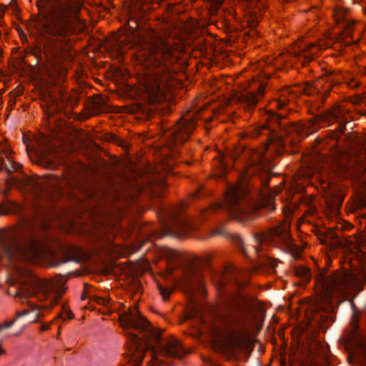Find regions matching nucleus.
Wrapping results in <instances>:
<instances>
[{"label":"nucleus","mask_w":366,"mask_h":366,"mask_svg":"<svg viewBox=\"0 0 366 366\" xmlns=\"http://www.w3.org/2000/svg\"><path fill=\"white\" fill-rule=\"evenodd\" d=\"M165 214L169 220L167 227L172 234L177 237L184 236L193 229L189 219L181 214L178 208L165 210Z\"/></svg>","instance_id":"nucleus-14"},{"label":"nucleus","mask_w":366,"mask_h":366,"mask_svg":"<svg viewBox=\"0 0 366 366\" xmlns=\"http://www.w3.org/2000/svg\"><path fill=\"white\" fill-rule=\"evenodd\" d=\"M263 94V89L259 88L257 94H254L252 92H246L242 94L239 99L242 107L247 111H249L256 105L259 101V97H262Z\"/></svg>","instance_id":"nucleus-19"},{"label":"nucleus","mask_w":366,"mask_h":366,"mask_svg":"<svg viewBox=\"0 0 366 366\" xmlns=\"http://www.w3.org/2000/svg\"><path fill=\"white\" fill-rule=\"evenodd\" d=\"M162 256L167 259V274L175 272H180L182 274H201L207 270L213 271L210 264V254H207L202 259L188 258L167 248L162 251Z\"/></svg>","instance_id":"nucleus-7"},{"label":"nucleus","mask_w":366,"mask_h":366,"mask_svg":"<svg viewBox=\"0 0 366 366\" xmlns=\"http://www.w3.org/2000/svg\"><path fill=\"white\" fill-rule=\"evenodd\" d=\"M30 307L31 312H36V316L31 322H38L39 318L44 316V313L41 312V308L34 304H31Z\"/></svg>","instance_id":"nucleus-26"},{"label":"nucleus","mask_w":366,"mask_h":366,"mask_svg":"<svg viewBox=\"0 0 366 366\" xmlns=\"http://www.w3.org/2000/svg\"><path fill=\"white\" fill-rule=\"evenodd\" d=\"M59 277L43 278L41 276H2V282L6 283L9 287H15L14 292L8 291L9 295L20 297L21 299H26L30 296H37L41 301L46 299L50 293L56 294V296L52 297L49 305L41 307L50 309L57 303L59 297L65 292L64 285L66 280L59 278Z\"/></svg>","instance_id":"nucleus-4"},{"label":"nucleus","mask_w":366,"mask_h":366,"mask_svg":"<svg viewBox=\"0 0 366 366\" xmlns=\"http://www.w3.org/2000/svg\"><path fill=\"white\" fill-rule=\"evenodd\" d=\"M223 268H224V272H227L232 271L234 267L232 265H224V266H223Z\"/></svg>","instance_id":"nucleus-36"},{"label":"nucleus","mask_w":366,"mask_h":366,"mask_svg":"<svg viewBox=\"0 0 366 366\" xmlns=\"http://www.w3.org/2000/svg\"><path fill=\"white\" fill-rule=\"evenodd\" d=\"M114 142H115L117 145H119V146L122 147V148H124V149H127V147H128L127 142H125L124 139H120V138L116 137V138L114 139Z\"/></svg>","instance_id":"nucleus-31"},{"label":"nucleus","mask_w":366,"mask_h":366,"mask_svg":"<svg viewBox=\"0 0 366 366\" xmlns=\"http://www.w3.org/2000/svg\"><path fill=\"white\" fill-rule=\"evenodd\" d=\"M66 274L69 275V274H76L75 273H71V272H68ZM76 274H82L81 273H77Z\"/></svg>","instance_id":"nucleus-42"},{"label":"nucleus","mask_w":366,"mask_h":366,"mask_svg":"<svg viewBox=\"0 0 366 366\" xmlns=\"http://www.w3.org/2000/svg\"><path fill=\"white\" fill-rule=\"evenodd\" d=\"M3 16V10L0 9V17Z\"/></svg>","instance_id":"nucleus-43"},{"label":"nucleus","mask_w":366,"mask_h":366,"mask_svg":"<svg viewBox=\"0 0 366 366\" xmlns=\"http://www.w3.org/2000/svg\"><path fill=\"white\" fill-rule=\"evenodd\" d=\"M21 206L9 200L0 204V215L21 212Z\"/></svg>","instance_id":"nucleus-23"},{"label":"nucleus","mask_w":366,"mask_h":366,"mask_svg":"<svg viewBox=\"0 0 366 366\" xmlns=\"http://www.w3.org/2000/svg\"><path fill=\"white\" fill-rule=\"evenodd\" d=\"M233 242L236 244L237 247L247 256L244 249L243 241L239 237H234Z\"/></svg>","instance_id":"nucleus-28"},{"label":"nucleus","mask_w":366,"mask_h":366,"mask_svg":"<svg viewBox=\"0 0 366 366\" xmlns=\"http://www.w3.org/2000/svg\"><path fill=\"white\" fill-rule=\"evenodd\" d=\"M63 182L64 181L61 179L59 177H55L54 182H51L50 184L55 189H56L57 191H61L63 187Z\"/></svg>","instance_id":"nucleus-27"},{"label":"nucleus","mask_w":366,"mask_h":366,"mask_svg":"<svg viewBox=\"0 0 366 366\" xmlns=\"http://www.w3.org/2000/svg\"><path fill=\"white\" fill-rule=\"evenodd\" d=\"M255 240L259 244L254 248L256 254L259 252L260 249H264V246L273 245L284 252L290 253L295 259L300 257L301 249L293 243L288 227L285 225L276 226L266 232L257 234Z\"/></svg>","instance_id":"nucleus-8"},{"label":"nucleus","mask_w":366,"mask_h":366,"mask_svg":"<svg viewBox=\"0 0 366 366\" xmlns=\"http://www.w3.org/2000/svg\"><path fill=\"white\" fill-rule=\"evenodd\" d=\"M271 121L277 124L279 131L277 129L272 128L267 124H264L256 129L257 135H264L270 142H277L281 144V139L284 134L289 135L292 133H296L302 137H307L312 133L315 129L312 128V122L296 123V122H283L282 117L280 114H272Z\"/></svg>","instance_id":"nucleus-9"},{"label":"nucleus","mask_w":366,"mask_h":366,"mask_svg":"<svg viewBox=\"0 0 366 366\" xmlns=\"http://www.w3.org/2000/svg\"><path fill=\"white\" fill-rule=\"evenodd\" d=\"M279 262L278 260L269 257L262 258L258 263L255 264V268L265 267L267 269H274Z\"/></svg>","instance_id":"nucleus-24"},{"label":"nucleus","mask_w":366,"mask_h":366,"mask_svg":"<svg viewBox=\"0 0 366 366\" xmlns=\"http://www.w3.org/2000/svg\"><path fill=\"white\" fill-rule=\"evenodd\" d=\"M154 65L156 67L159 68V70H160V71H157V73H159L160 71L169 73V72H170V71H171V69H169V71H166V70L164 69V66H160V67H159V66H157V65H155V64H154Z\"/></svg>","instance_id":"nucleus-38"},{"label":"nucleus","mask_w":366,"mask_h":366,"mask_svg":"<svg viewBox=\"0 0 366 366\" xmlns=\"http://www.w3.org/2000/svg\"><path fill=\"white\" fill-rule=\"evenodd\" d=\"M119 320L121 326L125 330L132 328L142 334L140 338L134 332L125 331L129 353L127 362L129 366H139L146 350H149L152 353L151 366L170 365L171 362L162 358L182 359L188 353L181 342L174 337H163L162 332L153 327L136 307L122 313Z\"/></svg>","instance_id":"nucleus-3"},{"label":"nucleus","mask_w":366,"mask_h":366,"mask_svg":"<svg viewBox=\"0 0 366 366\" xmlns=\"http://www.w3.org/2000/svg\"><path fill=\"white\" fill-rule=\"evenodd\" d=\"M149 264L147 262H145L144 263V265L141 267V271L142 272H147L148 271V268H149Z\"/></svg>","instance_id":"nucleus-37"},{"label":"nucleus","mask_w":366,"mask_h":366,"mask_svg":"<svg viewBox=\"0 0 366 366\" xmlns=\"http://www.w3.org/2000/svg\"><path fill=\"white\" fill-rule=\"evenodd\" d=\"M68 261H74L86 268L103 262L97 249H85L71 247L64 257H60L34 234L29 233L19 240L13 232H0V266L16 274H35L36 272L26 265L27 263L57 266Z\"/></svg>","instance_id":"nucleus-2"},{"label":"nucleus","mask_w":366,"mask_h":366,"mask_svg":"<svg viewBox=\"0 0 366 366\" xmlns=\"http://www.w3.org/2000/svg\"><path fill=\"white\" fill-rule=\"evenodd\" d=\"M94 104L97 109H100L104 107L105 102L102 98L99 97L94 101Z\"/></svg>","instance_id":"nucleus-29"},{"label":"nucleus","mask_w":366,"mask_h":366,"mask_svg":"<svg viewBox=\"0 0 366 366\" xmlns=\"http://www.w3.org/2000/svg\"><path fill=\"white\" fill-rule=\"evenodd\" d=\"M85 298L84 294L81 295V299L84 300Z\"/></svg>","instance_id":"nucleus-48"},{"label":"nucleus","mask_w":366,"mask_h":366,"mask_svg":"<svg viewBox=\"0 0 366 366\" xmlns=\"http://www.w3.org/2000/svg\"><path fill=\"white\" fill-rule=\"evenodd\" d=\"M192 195H193L194 197H197V192H194Z\"/></svg>","instance_id":"nucleus-47"},{"label":"nucleus","mask_w":366,"mask_h":366,"mask_svg":"<svg viewBox=\"0 0 366 366\" xmlns=\"http://www.w3.org/2000/svg\"><path fill=\"white\" fill-rule=\"evenodd\" d=\"M103 274H104V275H106L107 274H106V273H104Z\"/></svg>","instance_id":"nucleus-51"},{"label":"nucleus","mask_w":366,"mask_h":366,"mask_svg":"<svg viewBox=\"0 0 366 366\" xmlns=\"http://www.w3.org/2000/svg\"><path fill=\"white\" fill-rule=\"evenodd\" d=\"M92 286L90 285H89L88 283H84V291L85 292H87V290H89V288H90Z\"/></svg>","instance_id":"nucleus-40"},{"label":"nucleus","mask_w":366,"mask_h":366,"mask_svg":"<svg viewBox=\"0 0 366 366\" xmlns=\"http://www.w3.org/2000/svg\"><path fill=\"white\" fill-rule=\"evenodd\" d=\"M28 313H29V311H28V310H24L21 311V312H18L16 313V318H15V319H16V320H17V319H18V318H19V317H23V316L26 315Z\"/></svg>","instance_id":"nucleus-34"},{"label":"nucleus","mask_w":366,"mask_h":366,"mask_svg":"<svg viewBox=\"0 0 366 366\" xmlns=\"http://www.w3.org/2000/svg\"><path fill=\"white\" fill-rule=\"evenodd\" d=\"M358 276H315V284L322 293L320 301L330 302L334 295H356L362 287Z\"/></svg>","instance_id":"nucleus-6"},{"label":"nucleus","mask_w":366,"mask_h":366,"mask_svg":"<svg viewBox=\"0 0 366 366\" xmlns=\"http://www.w3.org/2000/svg\"><path fill=\"white\" fill-rule=\"evenodd\" d=\"M327 81H330L332 84H338L340 81V80L336 79V77L332 74H330V76H327Z\"/></svg>","instance_id":"nucleus-33"},{"label":"nucleus","mask_w":366,"mask_h":366,"mask_svg":"<svg viewBox=\"0 0 366 366\" xmlns=\"http://www.w3.org/2000/svg\"><path fill=\"white\" fill-rule=\"evenodd\" d=\"M14 184L31 192L37 193L42 189V183L32 177L23 175L21 178H14Z\"/></svg>","instance_id":"nucleus-17"},{"label":"nucleus","mask_w":366,"mask_h":366,"mask_svg":"<svg viewBox=\"0 0 366 366\" xmlns=\"http://www.w3.org/2000/svg\"><path fill=\"white\" fill-rule=\"evenodd\" d=\"M49 328V325L46 324H43L41 327V330H46Z\"/></svg>","instance_id":"nucleus-39"},{"label":"nucleus","mask_w":366,"mask_h":366,"mask_svg":"<svg viewBox=\"0 0 366 366\" xmlns=\"http://www.w3.org/2000/svg\"><path fill=\"white\" fill-rule=\"evenodd\" d=\"M312 46L311 45L310 46H305L303 48L300 46L298 48L295 47L291 51V54L300 60L302 59V64H306L312 59L313 54L310 51V47Z\"/></svg>","instance_id":"nucleus-21"},{"label":"nucleus","mask_w":366,"mask_h":366,"mask_svg":"<svg viewBox=\"0 0 366 366\" xmlns=\"http://www.w3.org/2000/svg\"><path fill=\"white\" fill-rule=\"evenodd\" d=\"M149 61L157 66H164L169 71L170 66L177 61L173 48L164 39L157 36L149 49Z\"/></svg>","instance_id":"nucleus-12"},{"label":"nucleus","mask_w":366,"mask_h":366,"mask_svg":"<svg viewBox=\"0 0 366 366\" xmlns=\"http://www.w3.org/2000/svg\"><path fill=\"white\" fill-rule=\"evenodd\" d=\"M44 9L39 24L43 41L46 72L57 84L64 81L67 69L63 61L71 58V36L82 26L80 18L81 4L79 0H44L39 4Z\"/></svg>","instance_id":"nucleus-1"},{"label":"nucleus","mask_w":366,"mask_h":366,"mask_svg":"<svg viewBox=\"0 0 366 366\" xmlns=\"http://www.w3.org/2000/svg\"><path fill=\"white\" fill-rule=\"evenodd\" d=\"M27 153L29 155H30L29 148V147H26Z\"/></svg>","instance_id":"nucleus-45"},{"label":"nucleus","mask_w":366,"mask_h":366,"mask_svg":"<svg viewBox=\"0 0 366 366\" xmlns=\"http://www.w3.org/2000/svg\"><path fill=\"white\" fill-rule=\"evenodd\" d=\"M272 163L260 152H254L245 159L242 178L245 180L252 176H257L263 187H267Z\"/></svg>","instance_id":"nucleus-11"},{"label":"nucleus","mask_w":366,"mask_h":366,"mask_svg":"<svg viewBox=\"0 0 366 366\" xmlns=\"http://www.w3.org/2000/svg\"><path fill=\"white\" fill-rule=\"evenodd\" d=\"M225 304L229 310H246L249 300L240 292L228 293L226 296Z\"/></svg>","instance_id":"nucleus-16"},{"label":"nucleus","mask_w":366,"mask_h":366,"mask_svg":"<svg viewBox=\"0 0 366 366\" xmlns=\"http://www.w3.org/2000/svg\"><path fill=\"white\" fill-rule=\"evenodd\" d=\"M244 345V339L242 335L231 334L224 343V347L228 353L233 355L242 350Z\"/></svg>","instance_id":"nucleus-18"},{"label":"nucleus","mask_w":366,"mask_h":366,"mask_svg":"<svg viewBox=\"0 0 366 366\" xmlns=\"http://www.w3.org/2000/svg\"><path fill=\"white\" fill-rule=\"evenodd\" d=\"M303 277H305V280H306V281H309V280H310V277H311L312 276L306 275V276H303Z\"/></svg>","instance_id":"nucleus-41"},{"label":"nucleus","mask_w":366,"mask_h":366,"mask_svg":"<svg viewBox=\"0 0 366 366\" xmlns=\"http://www.w3.org/2000/svg\"><path fill=\"white\" fill-rule=\"evenodd\" d=\"M124 284L131 292L137 293L142 291V283L138 278L139 276H124Z\"/></svg>","instance_id":"nucleus-22"},{"label":"nucleus","mask_w":366,"mask_h":366,"mask_svg":"<svg viewBox=\"0 0 366 366\" xmlns=\"http://www.w3.org/2000/svg\"><path fill=\"white\" fill-rule=\"evenodd\" d=\"M145 89L151 103L154 104L162 100L163 86L157 80L154 84H147Z\"/></svg>","instance_id":"nucleus-20"},{"label":"nucleus","mask_w":366,"mask_h":366,"mask_svg":"<svg viewBox=\"0 0 366 366\" xmlns=\"http://www.w3.org/2000/svg\"><path fill=\"white\" fill-rule=\"evenodd\" d=\"M249 186V183L245 187L230 185L226 191L224 202L216 204L211 209H224L234 218L245 217L247 219L254 217L261 209L270 212L275 209L270 196L262 194L261 202L256 204L250 197Z\"/></svg>","instance_id":"nucleus-5"},{"label":"nucleus","mask_w":366,"mask_h":366,"mask_svg":"<svg viewBox=\"0 0 366 366\" xmlns=\"http://www.w3.org/2000/svg\"><path fill=\"white\" fill-rule=\"evenodd\" d=\"M333 115H334V117L337 118V114L336 112H334Z\"/></svg>","instance_id":"nucleus-46"},{"label":"nucleus","mask_w":366,"mask_h":366,"mask_svg":"<svg viewBox=\"0 0 366 366\" xmlns=\"http://www.w3.org/2000/svg\"><path fill=\"white\" fill-rule=\"evenodd\" d=\"M295 274L298 275V274H300L297 272ZM301 274H310L307 272V273H302Z\"/></svg>","instance_id":"nucleus-44"},{"label":"nucleus","mask_w":366,"mask_h":366,"mask_svg":"<svg viewBox=\"0 0 366 366\" xmlns=\"http://www.w3.org/2000/svg\"><path fill=\"white\" fill-rule=\"evenodd\" d=\"M158 287L159 292L164 300H167L175 287H179L192 299L193 295L197 291L203 290L202 280L194 278V276H181L174 278L172 276H161V280L153 276Z\"/></svg>","instance_id":"nucleus-10"},{"label":"nucleus","mask_w":366,"mask_h":366,"mask_svg":"<svg viewBox=\"0 0 366 366\" xmlns=\"http://www.w3.org/2000/svg\"><path fill=\"white\" fill-rule=\"evenodd\" d=\"M0 286H1V280H0Z\"/></svg>","instance_id":"nucleus-50"},{"label":"nucleus","mask_w":366,"mask_h":366,"mask_svg":"<svg viewBox=\"0 0 366 366\" xmlns=\"http://www.w3.org/2000/svg\"><path fill=\"white\" fill-rule=\"evenodd\" d=\"M194 128L195 123L192 118L183 117L171 131L167 133L166 144L171 150L172 156L177 152V147L188 139Z\"/></svg>","instance_id":"nucleus-13"},{"label":"nucleus","mask_w":366,"mask_h":366,"mask_svg":"<svg viewBox=\"0 0 366 366\" xmlns=\"http://www.w3.org/2000/svg\"><path fill=\"white\" fill-rule=\"evenodd\" d=\"M221 284L224 285V282L223 280H222Z\"/></svg>","instance_id":"nucleus-49"},{"label":"nucleus","mask_w":366,"mask_h":366,"mask_svg":"<svg viewBox=\"0 0 366 366\" xmlns=\"http://www.w3.org/2000/svg\"><path fill=\"white\" fill-rule=\"evenodd\" d=\"M96 302L99 305H107L109 300L107 298L95 297Z\"/></svg>","instance_id":"nucleus-32"},{"label":"nucleus","mask_w":366,"mask_h":366,"mask_svg":"<svg viewBox=\"0 0 366 366\" xmlns=\"http://www.w3.org/2000/svg\"><path fill=\"white\" fill-rule=\"evenodd\" d=\"M360 272L359 274H366V256L360 261Z\"/></svg>","instance_id":"nucleus-30"},{"label":"nucleus","mask_w":366,"mask_h":366,"mask_svg":"<svg viewBox=\"0 0 366 366\" xmlns=\"http://www.w3.org/2000/svg\"><path fill=\"white\" fill-rule=\"evenodd\" d=\"M64 315H65V317H62V318L64 320H65L66 318L71 319L74 317L72 313L70 311H69V310H65Z\"/></svg>","instance_id":"nucleus-35"},{"label":"nucleus","mask_w":366,"mask_h":366,"mask_svg":"<svg viewBox=\"0 0 366 366\" xmlns=\"http://www.w3.org/2000/svg\"><path fill=\"white\" fill-rule=\"evenodd\" d=\"M54 148L46 138L36 140V146L32 149L36 162L46 167H52L54 164L56 154Z\"/></svg>","instance_id":"nucleus-15"},{"label":"nucleus","mask_w":366,"mask_h":366,"mask_svg":"<svg viewBox=\"0 0 366 366\" xmlns=\"http://www.w3.org/2000/svg\"><path fill=\"white\" fill-rule=\"evenodd\" d=\"M9 164H5V170L7 173H11L15 171H18L21 168V164L14 162L13 161L8 160Z\"/></svg>","instance_id":"nucleus-25"}]
</instances>
